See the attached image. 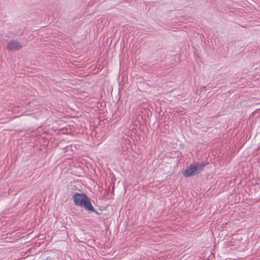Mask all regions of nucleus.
<instances>
[{
	"instance_id": "f257e3e1",
	"label": "nucleus",
	"mask_w": 260,
	"mask_h": 260,
	"mask_svg": "<svg viewBox=\"0 0 260 260\" xmlns=\"http://www.w3.org/2000/svg\"><path fill=\"white\" fill-rule=\"evenodd\" d=\"M73 199L76 205L83 207L88 211H94V208L91 204L89 199L84 194L76 193L73 196Z\"/></svg>"
},
{
	"instance_id": "f03ea898",
	"label": "nucleus",
	"mask_w": 260,
	"mask_h": 260,
	"mask_svg": "<svg viewBox=\"0 0 260 260\" xmlns=\"http://www.w3.org/2000/svg\"><path fill=\"white\" fill-rule=\"evenodd\" d=\"M205 167L204 164H191L186 168L183 172V175L186 177H189L200 173Z\"/></svg>"
},
{
	"instance_id": "7ed1b4c3",
	"label": "nucleus",
	"mask_w": 260,
	"mask_h": 260,
	"mask_svg": "<svg viewBox=\"0 0 260 260\" xmlns=\"http://www.w3.org/2000/svg\"><path fill=\"white\" fill-rule=\"evenodd\" d=\"M21 43L17 40H13L10 41L7 45V49L9 50H19L22 47Z\"/></svg>"
},
{
	"instance_id": "20e7f679",
	"label": "nucleus",
	"mask_w": 260,
	"mask_h": 260,
	"mask_svg": "<svg viewBox=\"0 0 260 260\" xmlns=\"http://www.w3.org/2000/svg\"><path fill=\"white\" fill-rule=\"evenodd\" d=\"M74 147H74V146H73L72 145H71V146H67V147L65 148V149L66 150V151H67V152L69 151H74L73 148H74Z\"/></svg>"
}]
</instances>
